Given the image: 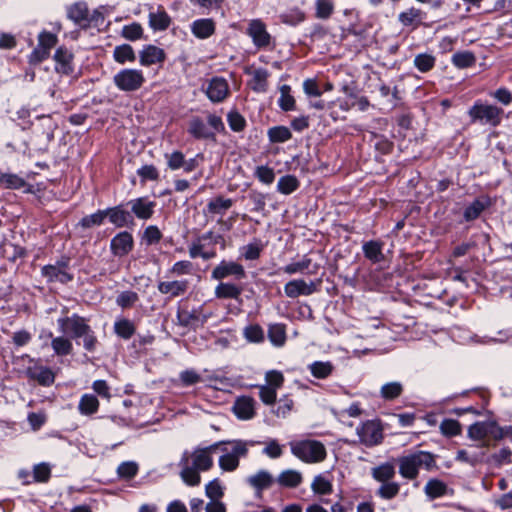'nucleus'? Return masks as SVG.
Returning <instances> with one entry per match:
<instances>
[{"label": "nucleus", "mask_w": 512, "mask_h": 512, "mask_svg": "<svg viewBox=\"0 0 512 512\" xmlns=\"http://www.w3.org/2000/svg\"><path fill=\"white\" fill-rule=\"evenodd\" d=\"M224 442H215L207 447H196L192 451L185 450L179 461L180 477L189 486L200 484V473L213 467V454Z\"/></svg>", "instance_id": "obj_1"}, {"label": "nucleus", "mask_w": 512, "mask_h": 512, "mask_svg": "<svg viewBox=\"0 0 512 512\" xmlns=\"http://www.w3.org/2000/svg\"><path fill=\"white\" fill-rule=\"evenodd\" d=\"M399 473L406 479L413 480L418 476L419 470L427 471L436 467L435 456L428 451H416L398 459Z\"/></svg>", "instance_id": "obj_2"}, {"label": "nucleus", "mask_w": 512, "mask_h": 512, "mask_svg": "<svg viewBox=\"0 0 512 512\" xmlns=\"http://www.w3.org/2000/svg\"><path fill=\"white\" fill-rule=\"evenodd\" d=\"M225 130L222 118L214 113L207 115V123L199 116H193L188 121L187 132L197 140L215 139L216 133H222Z\"/></svg>", "instance_id": "obj_3"}, {"label": "nucleus", "mask_w": 512, "mask_h": 512, "mask_svg": "<svg viewBox=\"0 0 512 512\" xmlns=\"http://www.w3.org/2000/svg\"><path fill=\"white\" fill-rule=\"evenodd\" d=\"M220 446L223 454L219 457L218 464L222 471L233 472L239 467L240 458L246 457L248 447L253 442L243 440L223 441Z\"/></svg>", "instance_id": "obj_4"}, {"label": "nucleus", "mask_w": 512, "mask_h": 512, "mask_svg": "<svg viewBox=\"0 0 512 512\" xmlns=\"http://www.w3.org/2000/svg\"><path fill=\"white\" fill-rule=\"evenodd\" d=\"M291 453L306 463L322 462L327 455L322 442L317 440H300L290 443Z\"/></svg>", "instance_id": "obj_5"}, {"label": "nucleus", "mask_w": 512, "mask_h": 512, "mask_svg": "<svg viewBox=\"0 0 512 512\" xmlns=\"http://www.w3.org/2000/svg\"><path fill=\"white\" fill-rule=\"evenodd\" d=\"M503 113L502 108L480 100L476 101L468 110L472 123H480L492 127H496L501 123Z\"/></svg>", "instance_id": "obj_6"}, {"label": "nucleus", "mask_w": 512, "mask_h": 512, "mask_svg": "<svg viewBox=\"0 0 512 512\" xmlns=\"http://www.w3.org/2000/svg\"><path fill=\"white\" fill-rule=\"evenodd\" d=\"M144 82V74L139 69H121L113 76L114 85L123 92L137 91L143 86Z\"/></svg>", "instance_id": "obj_7"}, {"label": "nucleus", "mask_w": 512, "mask_h": 512, "mask_svg": "<svg viewBox=\"0 0 512 512\" xmlns=\"http://www.w3.org/2000/svg\"><path fill=\"white\" fill-rule=\"evenodd\" d=\"M58 38L55 34L43 30L38 35V44L29 55V63L38 64L50 56L51 49L57 44Z\"/></svg>", "instance_id": "obj_8"}, {"label": "nucleus", "mask_w": 512, "mask_h": 512, "mask_svg": "<svg viewBox=\"0 0 512 512\" xmlns=\"http://www.w3.org/2000/svg\"><path fill=\"white\" fill-rule=\"evenodd\" d=\"M359 441L367 446L378 445L383 439V429L379 421L367 420L356 429Z\"/></svg>", "instance_id": "obj_9"}, {"label": "nucleus", "mask_w": 512, "mask_h": 512, "mask_svg": "<svg viewBox=\"0 0 512 512\" xmlns=\"http://www.w3.org/2000/svg\"><path fill=\"white\" fill-rule=\"evenodd\" d=\"M57 325L62 334L69 335L74 339L81 338L89 327L86 320L78 314L58 318Z\"/></svg>", "instance_id": "obj_10"}, {"label": "nucleus", "mask_w": 512, "mask_h": 512, "mask_svg": "<svg viewBox=\"0 0 512 512\" xmlns=\"http://www.w3.org/2000/svg\"><path fill=\"white\" fill-rule=\"evenodd\" d=\"M247 34L259 49L266 48L271 44L272 37L267 31L266 25L260 19H253L249 22Z\"/></svg>", "instance_id": "obj_11"}, {"label": "nucleus", "mask_w": 512, "mask_h": 512, "mask_svg": "<svg viewBox=\"0 0 512 512\" xmlns=\"http://www.w3.org/2000/svg\"><path fill=\"white\" fill-rule=\"evenodd\" d=\"M205 93L208 99L213 103H220L224 101L229 93V85L223 77H213L208 81Z\"/></svg>", "instance_id": "obj_12"}, {"label": "nucleus", "mask_w": 512, "mask_h": 512, "mask_svg": "<svg viewBox=\"0 0 512 512\" xmlns=\"http://www.w3.org/2000/svg\"><path fill=\"white\" fill-rule=\"evenodd\" d=\"M213 279L221 280L229 276L236 279H243L246 276L244 267L234 261H221L212 271Z\"/></svg>", "instance_id": "obj_13"}, {"label": "nucleus", "mask_w": 512, "mask_h": 512, "mask_svg": "<svg viewBox=\"0 0 512 512\" xmlns=\"http://www.w3.org/2000/svg\"><path fill=\"white\" fill-rule=\"evenodd\" d=\"M131 209L132 216L140 220H149L154 214L156 202L150 200L148 197H138L131 199L128 203Z\"/></svg>", "instance_id": "obj_14"}, {"label": "nucleus", "mask_w": 512, "mask_h": 512, "mask_svg": "<svg viewBox=\"0 0 512 512\" xmlns=\"http://www.w3.org/2000/svg\"><path fill=\"white\" fill-rule=\"evenodd\" d=\"M317 290L314 281L306 282L304 279H293L284 285V293L289 298L309 296Z\"/></svg>", "instance_id": "obj_15"}, {"label": "nucleus", "mask_w": 512, "mask_h": 512, "mask_svg": "<svg viewBox=\"0 0 512 512\" xmlns=\"http://www.w3.org/2000/svg\"><path fill=\"white\" fill-rule=\"evenodd\" d=\"M133 244L132 235L127 231H123L112 238L110 248L115 256L122 257L132 250Z\"/></svg>", "instance_id": "obj_16"}, {"label": "nucleus", "mask_w": 512, "mask_h": 512, "mask_svg": "<svg viewBox=\"0 0 512 512\" xmlns=\"http://www.w3.org/2000/svg\"><path fill=\"white\" fill-rule=\"evenodd\" d=\"M57 73L69 75L73 72V54L65 47L57 48L53 56Z\"/></svg>", "instance_id": "obj_17"}, {"label": "nucleus", "mask_w": 512, "mask_h": 512, "mask_svg": "<svg viewBox=\"0 0 512 512\" xmlns=\"http://www.w3.org/2000/svg\"><path fill=\"white\" fill-rule=\"evenodd\" d=\"M165 57L166 54L163 49L154 45H147L139 53V62L142 66H151L162 63Z\"/></svg>", "instance_id": "obj_18"}, {"label": "nucleus", "mask_w": 512, "mask_h": 512, "mask_svg": "<svg viewBox=\"0 0 512 512\" xmlns=\"http://www.w3.org/2000/svg\"><path fill=\"white\" fill-rule=\"evenodd\" d=\"M149 26L153 31H165L171 24V17L162 6L151 9L148 15Z\"/></svg>", "instance_id": "obj_19"}, {"label": "nucleus", "mask_w": 512, "mask_h": 512, "mask_svg": "<svg viewBox=\"0 0 512 512\" xmlns=\"http://www.w3.org/2000/svg\"><path fill=\"white\" fill-rule=\"evenodd\" d=\"M246 482L256 491V495L260 496L263 490L273 484L274 479L268 471L259 470L257 473L248 476Z\"/></svg>", "instance_id": "obj_20"}, {"label": "nucleus", "mask_w": 512, "mask_h": 512, "mask_svg": "<svg viewBox=\"0 0 512 512\" xmlns=\"http://www.w3.org/2000/svg\"><path fill=\"white\" fill-rule=\"evenodd\" d=\"M109 221L118 228L128 226L133 223L132 214L125 210L122 205L105 209Z\"/></svg>", "instance_id": "obj_21"}, {"label": "nucleus", "mask_w": 512, "mask_h": 512, "mask_svg": "<svg viewBox=\"0 0 512 512\" xmlns=\"http://www.w3.org/2000/svg\"><path fill=\"white\" fill-rule=\"evenodd\" d=\"M158 291L161 294H168L171 297H178L184 295L189 288V281L174 280V281H161L158 283Z\"/></svg>", "instance_id": "obj_22"}, {"label": "nucleus", "mask_w": 512, "mask_h": 512, "mask_svg": "<svg viewBox=\"0 0 512 512\" xmlns=\"http://www.w3.org/2000/svg\"><path fill=\"white\" fill-rule=\"evenodd\" d=\"M27 376L42 386H50L54 383L55 375L52 370L44 366H32L26 371Z\"/></svg>", "instance_id": "obj_23"}, {"label": "nucleus", "mask_w": 512, "mask_h": 512, "mask_svg": "<svg viewBox=\"0 0 512 512\" xmlns=\"http://www.w3.org/2000/svg\"><path fill=\"white\" fill-rule=\"evenodd\" d=\"M312 266V270L308 271V274L313 275L316 274L319 270V265L316 263H312V259L307 255H304L301 260L297 262H291L284 266L282 270L289 275L304 273L305 270H308Z\"/></svg>", "instance_id": "obj_24"}, {"label": "nucleus", "mask_w": 512, "mask_h": 512, "mask_svg": "<svg viewBox=\"0 0 512 512\" xmlns=\"http://www.w3.org/2000/svg\"><path fill=\"white\" fill-rule=\"evenodd\" d=\"M254 404L255 401L251 397L242 396L237 398L233 406L235 415L242 420L251 419L255 414Z\"/></svg>", "instance_id": "obj_25"}, {"label": "nucleus", "mask_w": 512, "mask_h": 512, "mask_svg": "<svg viewBox=\"0 0 512 512\" xmlns=\"http://www.w3.org/2000/svg\"><path fill=\"white\" fill-rule=\"evenodd\" d=\"M190 27L192 34L198 39H207L215 32V23L210 18L197 19Z\"/></svg>", "instance_id": "obj_26"}, {"label": "nucleus", "mask_w": 512, "mask_h": 512, "mask_svg": "<svg viewBox=\"0 0 512 512\" xmlns=\"http://www.w3.org/2000/svg\"><path fill=\"white\" fill-rule=\"evenodd\" d=\"M88 7L84 2H78L68 9V18L72 20L77 26L86 29L88 28Z\"/></svg>", "instance_id": "obj_27"}, {"label": "nucleus", "mask_w": 512, "mask_h": 512, "mask_svg": "<svg viewBox=\"0 0 512 512\" xmlns=\"http://www.w3.org/2000/svg\"><path fill=\"white\" fill-rule=\"evenodd\" d=\"M307 369L314 378L325 380L333 374L335 366L331 361H314L307 366Z\"/></svg>", "instance_id": "obj_28"}, {"label": "nucleus", "mask_w": 512, "mask_h": 512, "mask_svg": "<svg viewBox=\"0 0 512 512\" xmlns=\"http://www.w3.org/2000/svg\"><path fill=\"white\" fill-rule=\"evenodd\" d=\"M490 421H479L469 426L467 435L471 440L480 441V447H487L488 442L485 438L488 437V430Z\"/></svg>", "instance_id": "obj_29"}, {"label": "nucleus", "mask_w": 512, "mask_h": 512, "mask_svg": "<svg viewBox=\"0 0 512 512\" xmlns=\"http://www.w3.org/2000/svg\"><path fill=\"white\" fill-rule=\"evenodd\" d=\"M395 474V465L392 462H385L371 469L373 479L380 483L392 481Z\"/></svg>", "instance_id": "obj_30"}, {"label": "nucleus", "mask_w": 512, "mask_h": 512, "mask_svg": "<svg viewBox=\"0 0 512 512\" xmlns=\"http://www.w3.org/2000/svg\"><path fill=\"white\" fill-rule=\"evenodd\" d=\"M362 250L364 256L370 260L372 263H379L384 260L383 254V243L370 240L363 244Z\"/></svg>", "instance_id": "obj_31"}, {"label": "nucleus", "mask_w": 512, "mask_h": 512, "mask_svg": "<svg viewBox=\"0 0 512 512\" xmlns=\"http://www.w3.org/2000/svg\"><path fill=\"white\" fill-rule=\"evenodd\" d=\"M48 338H51V347L57 356H67L73 350L72 341L65 337V335L53 337L52 333H48Z\"/></svg>", "instance_id": "obj_32"}, {"label": "nucleus", "mask_w": 512, "mask_h": 512, "mask_svg": "<svg viewBox=\"0 0 512 512\" xmlns=\"http://www.w3.org/2000/svg\"><path fill=\"white\" fill-rule=\"evenodd\" d=\"M425 13L418 8L411 7L398 15V21L403 26L417 27L423 20Z\"/></svg>", "instance_id": "obj_33"}, {"label": "nucleus", "mask_w": 512, "mask_h": 512, "mask_svg": "<svg viewBox=\"0 0 512 512\" xmlns=\"http://www.w3.org/2000/svg\"><path fill=\"white\" fill-rule=\"evenodd\" d=\"M233 205V200L218 196L207 203L206 212L213 215L223 216Z\"/></svg>", "instance_id": "obj_34"}, {"label": "nucleus", "mask_w": 512, "mask_h": 512, "mask_svg": "<svg viewBox=\"0 0 512 512\" xmlns=\"http://www.w3.org/2000/svg\"><path fill=\"white\" fill-rule=\"evenodd\" d=\"M242 288L228 282H221L215 288V296L219 299H238Z\"/></svg>", "instance_id": "obj_35"}, {"label": "nucleus", "mask_w": 512, "mask_h": 512, "mask_svg": "<svg viewBox=\"0 0 512 512\" xmlns=\"http://www.w3.org/2000/svg\"><path fill=\"white\" fill-rule=\"evenodd\" d=\"M99 409V400L93 394H84L81 396L78 410L82 415H92L95 414Z\"/></svg>", "instance_id": "obj_36"}, {"label": "nucleus", "mask_w": 512, "mask_h": 512, "mask_svg": "<svg viewBox=\"0 0 512 512\" xmlns=\"http://www.w3.org/2000/svg\"><path fill=\"white\" fill-rule=\"evenodd\" d=\"M277 482L283 487L295 488L302 482V475L299 471L287 469L279 474Z\"/></svg>", "instance_id": "obj_37"}, {"label": "nucleus", "mask_w": 512, "mask_h": 512, "mask_svg": "<svg viewBox=\"0 0 512 512\" xmlns=\"http://www.w3.org/2000/svg\"><path fill=\"white\" fill-rule=\"evenodd\" d=\"M404 386L400 381H391L383 384L380 388V396L386 401H391L403 393Z\"/></svg>", "instance_id": "obj_38"}, {"label": "nucleus", "mask_w": 512, "mask_h": 512, "mask_svg": "<svg viewBox=\"0 0 512 512\" xmlns=\"http://www.w3.org/2000/svg\"><path fill=\"white\" fill-rule=\"evenodd\" d=\"M300 186L299 180L294 175H284L279 178L277 191L283 195H290Z\"/></svg>", "instance_id": "obj_39"}, {"label": "nucleus", "mask_w": 512, "mask_h": 512, "mask_svg": "<svg viewBox=\"0 0 512 512\" xmlns=\"http://www.w3.org/2000/svg\"><path fill=\"white\" fill-rule=\"evenodd\" d=\"M269 72L266 69L258 68L252 72L251 88L255 92L263 93L267 90V79Z\"/></svg>", "instance_id": "obj_40"}, {"label": "nucleus", "mask_w": 512, "mask_h": 512, "mask_svg": "<svg viewBox=\"0 0 512 512\" xmlns=\"http://www.w3.org/2000/svg\"><path fill=\"white\" fill-rule=\"evenodd\" d=\"M268 338L274 346L282 347L286 342L285 325L280 323L269 325Z\"/></svg>", "instance_id": "obj_41"}, {"label": "nucleus", "mask_w": 512, "mask_h": 512, "mask_svg": "<svg viewBox=\"0 0 512 512\" xmlns=\"http://www.w3.org/2000/svg\"><path fill=\"white\" fill-rule=\"evenodd\" d=\"M484 456H485L484 451L470 452L465 449H460L456 453L455 460L458 462L467 463L471 466H476L477 464H479L483 461Z\"/></svg>", "instance_id": "obj_42"}, {"label": "nucleus", "mask_w": 512, "mask_h": 512, "mask_svg": "<svg viewBox=\"0 0 512 512\" xmlns=\"http://www.w3.org/2000/svg\"><path fill=\"white\" fill-rule=\"evenodd\" d=\"M113 58L119 64L133 62L136 59L135 52L129 44L118 45L114 48Z\"/></svg>", "instance_id": "obj_43"}, {"label": "nucleus", "mask_w": 512, "mask_h": 512, "mask_svg": "<svg viewBox=\"0 0 512 512\" xmlns=\"http://www.w3.org/2000/svg\"><path fill=\"white\" fill-rule=\"evenodd\" d=\"M279 91L280 97L278 99V106L286 112L295 110L296 102L294 97L291 95V87L284 84L279 88Z\"/></svg>", "instance_id": "obj_44"}, {"label": "nucleus", "mask_w": 512, "mask_h": 512, "mask_svg": "<svg viewBox=\"0 0 512 512\" xmlns=\"http://www.w3.org/2000/svg\"><path fill=\"white\" fill-rule=\"evenodd\" d=\"M334 10V0H315V17L317 19H329L334 13Z\"/></svg>", "instance_id": "obj_45"}, {"label": "nucleus", "mask_w": 512, "mask_h": 512, "mask_svg": "<svg viewBox=\"0 0 512 512\" xmlns=\"http://www.w3.org/2000/svg\"><path fill=\"white\" fill-rule=\"evenodd\" d=\"M424 491L430 499H435L446 494L447 486L438 479H431L426 483Z\"/></svg>", "instance_id": "obj_46"}, {"label": "nucleus", "mask_w": 512, "mask_h": 512, "mask_svg": "<svg viewBox=\"0 0 512 512\" xmlns=\"http://www.w3.org/2000/svg\"><path fill=\"white\" fill-rule=\"evenodd\" d=\"M114 332L117 334V336H119L125 340H128L134 335L135 326L128 319H125V318L118 319L114 323Z\"/></svg>", "instance_id": "obj_47"}, {"label": "nucleus", "mask_w": 512, "mask_h": 512, "mask_svg": "<svg viewBox=\"0 0 512 512\" xmlns=\"http://www.w3.org/2000/svg\"><path fill=\"white\" fill-rule=\"evenodd\" d=\"M268 137L272 143H284L292 138V133L286 126H275L268 130Z\"/></svg>", "instance_id": "obj_48"}, {"label": "nucleus", "mask_w": 512, "mask_h": 512, "mask_svg": "<svg viewBox=\"0 0 512 512\" xmlns=\"http://www.w3.org/2000/svg\"><path fill=\"white\" fill-rule=\"evenodd\" d=\"M476 58L470 51L457 52L452 56L451 62L460 69L468 68L474 65Z\"/></svg>", "instance_id": "obj_49"}, {"label": "nucleus", "mask_w": 512, "mask_h": 512, "mask_svg": "<svg viewBox=\"0 0 512 512\" xmlns=\"http://www.w3.org/2000/svg\"><path fill=\"white\" fill-rule=\"evenodd\" d=\"M400 485L397 482L389 481L384 482L377 490V495L382 499L390 500L398 495Z\"/></svg>", "instance_id": "obj_50"}, {"label": "nucleus", "mask_w": 512, "mask_h": 512, "mask_svg": "<svg viewBox=\"0 0 512 512\" xmlns=\"http://www.w3.org/2000/svg\"><path fill=\"white\" fill-rule=\"evenodd\" d=\"M244 338L251 343H261L264 341V331L258 324L249 325L243 330Z\"/></svg>", "instance_id": "obj_51"}, {"label": "nucleus", "mask_w": 512, "mask_h": 512, "mask_svg": "<svg viewBox=\"0 0 512 512\" xmlns=\"http://www.w3.org/2000/svg\"><path fill=\"white\" fill-rule=\"evenodd\" d=\"M0 184L8 189H20L25 186V180L16 174L2 173L0 174Z\"/></svg>", "instance_id": "obj_52"}, {"label": "nucleus", "mask_w": 512, "mask_h": 512, "mask_svg": "<svg viewBox=\"0 0 512 512\" xmlns=\"http://www.w3.org/2000/svg\"><path fill=\"white\" fill-rule=\"evenodd\" d=\"M107 218L105 210H98L97 212L83 217L80 221V225L83 228H91L94 226H100Z\"/></svg>", "instance_id": "obj_53"}, {"label": "nucleus", "mask_w": 512, "mask_h": 512, "mask_svg": "<svg viewBox=\"0 0 512 512\" xmlns=\"http://www.w3.org/2000/svg\"><path fill=\"white\" fill-rule=\"evenodd\" d=\"M414 65L420 72H428L435 65V57L431 54H418L414 58Z\"/></svg>", "instance_id": "obj_54"}, {"label": "nucleus", "mask_w": 512, "mask_h": 512, "mask_svg": "<svg viewBox=\"0 0 512 512\" xmlns=\"http://www.w3.org/2000/svg\"><path fill=\"white\" fill-rule=\"evenodd\" d=\"M439 428L441 433L447 437L457 436L461 433V424L455 419H444Z\"/></svg>", "instance_id": "obj_55"}, {"label": "nucleus", "mask_w": 512, "mask_h": 512, "mask_svg": "<svg viewBox=\"0 0 512 512\" xmlns=\"http://www.w3.org/2000/svg\"><path fill=\"white\" fill-rule=\"evenodd\" d=\"M263 245L259 241L249 243L241 248V255L246 260H256L260 257Z\"/></svg>", "instance_id": "obj_56"}, {"label": "nucleus", "mask_w": 512, "mask_h": 512, "mask_svg": "<svg viewBox=\"0 0 512 512\" xmlns=\"http://www.w3.org/2000/svg\"><path fill=\"white\" fill-rule=\"evenodd\" d=\"M254 176L265 185H270L275 180L274 170L266 165L257 166Z\"/></svg>", "instance_id": "obj_57"}, {"label": "nucleus", "mask_w": 512, "mask_h": 512, "mask_svg": "<svg viewBox=\"0 0 512 512\" xmlns=\"http://www.w3.org/2000/svg\"><path fill=\"white\" fill-rule=\"evenodd\" d=\"M311 488L315 493L321 495H327L332 492L331 482L322 475H318L314 478Z\"/></svg>", "instance_id": "obj_58"}, {"label": "nucleus", "mask_w": 512, "mask_h": 512, "mask_svg": "<svg viewBox=\"0 0 512 512\" xmlns=\"http://www.w3.org/2000/svg\"><path fill=\"white\" fill-rule=\"evenodd\" d=\"M139 300V296L136 292L126 290L121 292L117 298L116 303L123 309L132 307Z\"/></svg>", "instance_id": "obj_59"}, {"label": "nucleus", "mask_w": 512, "mask_h": 512, "mask_svg": "<svg viewBox=\"0 0 512 512\" xmlns=\"http://www.w3.org/2000/svg\"><path fill=\"white\" fill-rule=\"evenodd\" d=\"M485 209V204L479 200H474L464 211V218L466 221H472L480 216Z\"/></svg>", "instance_id": "obj_60"}, {"label": "nucleus", "mask_w": 512, "mask_h": 512, "mask_svg": "<svg viewBox=\"0 0 512 512\" xmlns=\"http://www.w3.org/2000/svg\"><path fill=\"white\" fill-rule=\"evenodd\" d=\"M143 35V28L138 23L125 25L122 28V36L130 41L138 40Z\"/></svg>", "instance_id": "obj_61"}, {"label": "nucleus", "mask_w": 512, "mask_h": 512, "mask_svg": "<svg viewBox=\"0 0 512 512\" xmlns=\"http://www.w3.org/2000/svg\"><path fill=\"white\" fill-rule=\"evenodd\" d=\"M117 472L121 478L131 479L137 474L138 465L136 462L126 461L118 466Z\"/></svg>", "instance_id": "obj_62"}, {"label": "nucleus", "mask_w": 512, "mask_h": 512, "mask_svg": "<svg viewBox=\"0 0 512 512\" xmlns=\"http://www.w3.org/2000/svg\"><path fill=\"white\" fill-rule=\"evenodd\" d=\"M227 121L229 127L235 132L242 131L246 124L244 117L237 111L229 112L227 115Z\"/></svg>", "instance_id": "obj_63"}, {"label": "nucleus", "mask_w": 512, "mask_h": 512, "mask_svg": "<svg viewBox=\"0 0 512 512\" xmlns=\"http://www.w3.org/2000/svg\"><path fill=\"white\" fill-rule=\"evenodd\" d=\"M162 238V233L159 228L155 225L146 227L143 233V240L147 245L158 243Z\"/></svg>", "instance_id": "obj_64"}]
</instances>
